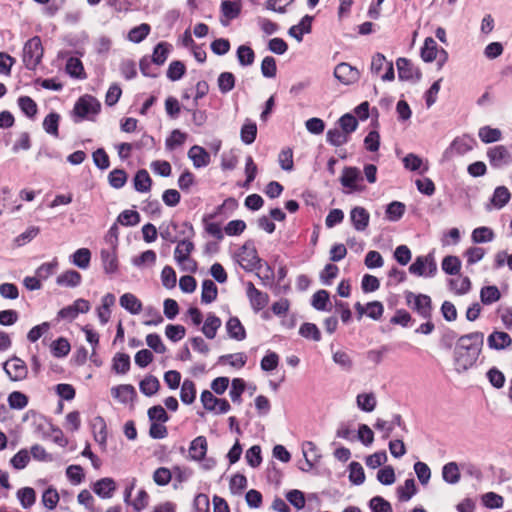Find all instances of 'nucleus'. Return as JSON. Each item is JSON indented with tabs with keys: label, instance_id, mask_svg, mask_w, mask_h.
I'll return each mask as SVG.
<instances>
[{
	"label": "nucleus",
	"instance_id": "nucleus-49",
	"mask_svg": "<svg viewBox=\"0 0 512 512\" xmlns=\"http://www.w3.org/2000/svg\"><path fill=\"white\" fill-rule=\"evenodd\" d=\"M113 370L119 374H125L130 369V357L125 353H117L113 358Z\"/></svg>",
	"mask_w": 512,
	"mask_h": 512
},
{
	"label": "nucleus",
	"instance_id": "nucleus-7",
	"mask_svg": "<svg viewBox=\"0 0 512 512\" xmlns=\"http://www.w3.org/2000/svg\"><path fill=\"white\" fill-rule=\"evenodd\" d=\"M409 271L417 276L432 277L437 271V265L432 255L419 256L410 265Z\"/></svg>",
	"mask_w": 512,
	"mask_h": 512
},
{
	"label": "nucleus",
	"instance_id": "nucleus-60",
	"mask_svg": "<svg viewBox=\"0 0 512 512\" xmlns=\"http://www.w3.org/2000/svg\"><path fill=\"white\" fill-rule=\"evenodd\" d=\"M349 479L352 483L360 485L365 480L364 469L358 462H351L349 465Z\"/></svg>",
	"mask_w": 512,
	"mask_h": 512
},
{
	"label": "nucleus",
	"instance_id": "nucleus-14",
	"mask_svg": "<svg viewBox=\"0 0 512 512\" xmlns=\"http://www.w3.org/2000/svg\"><path fill=\"white\" fill-rule=\"evenodd\" d=\"M350 220L355 230L365 231L369 225L370 214L361 206H356L350 211Z\"/></svg>",
	"mask_w": 512,
	"mask_h": 512
},
{
	"label": "nucleus",
	"instance_id": "nucleus-13",
	"mask_svg": "<svg viewBox=\"0 0 512 512\" xmlns=\"http://www.w3.org/2000/svg\"><path fill=\"white\" fill-rule=\"evenodd\" d=\"M489 162L493 167H501L511 161V155L507 148L503 145H497L490 148L487 152Z\"/></svg>",
	"mask_w": 512,
	"mask_h": 512
},
{
	"label": "nucleus",
	"instance_id": "nucleus-59",
	"mask_svg": "<svg viewBox=\"0 0 512 512\" xmlns=\"http://www.w3.org/2000/svg\"><path fill=\"white\" fill-rule=\"evenodd\" d=\"M237 59L242 66H249L254 62V51L246 45H241L237 49Z\"/></svg>",
	"mask_w": 512,
	"mask_h": 512
},
{
	"label": "nucleus",
	"instance_id": "nucleus-58",
	"mask_svg": "<svg viewBox=\"0 0 512 512\" xmlns=\"http://www.w3.org/2000/svg\"><path fill=\"white\" fill-rule=\"evenodd\" d=\"M333 362L340 366L345 371H350L353 367V361L350 355L345 352L338 350L332 355Z\"/></svg>",
	"mask_w": 512,
	"mask_h": 512
},
{
	"label": "nucleus",
	"instance_id": "nucleus-29",
	"mask_svg": "<svg viewBox=\"0 0 512 512\" xmlns=\"http://www.w3.org/2000/svg\"><path fill=\"white\" fill-rule=\"evenodd\" d=\"M101 259L106 273H115L118 269V260L115 250H102Z\"/></svg>",
	"mask_w": 512,
	"mask_h": 512
},
{
	"label": "nucleus",
	"instance_id": "nucleus-52",
	"mask_svg": "<svg viewBox=\"0 0 512 512\" xmlns=\"http://www.w3.org/2000/svg\"><path fill=\"white\" fill-rule=\"evenodd\" d=\"M170 45L166 42L158 43L153 51L152 62L156 65H162L165 63L168 57Z\"/></svg>",
	"mask_w": 512,
	"mask_h": 512
},
{
	"label": "nucleus",
	"instance_id": "nucleus-15",
	"mask_svg": "<svg viewBox=\"0 0 512 512\" xmlns=\"http://www.w3.org/2000/svg\"><path fill=\"white\" fill-rule=\"evenodd\" d=\"M208 449L207 440L204 436H198L190 443L188 452L189 458L193 461H201L205 458Z\"/></svg>",
	"mask_w": 512,
	"mask_h": 512
},
{
	"label": "nucleus",
	"instance_id": "nucleus-64",
	"mask_svg": "<svg viewBox=\"0 0 512 512\" xmlns=\"http://www.w3.org/2000/svg\"><path fill=\"white\" fill-rule=\"evenodd\" d=\"M369 506L373 512H393L391 504L381 496L373 497Z\"/></svg>",
	"mask_w": 512,
	"mask_h": 512
},
{
	"label": "nucleus",
	"instance_id": "nucleus-5",
	"mask_svg": "<svg viewBox=\"0 0 512 512\" xmlns=\"http://www.w3.org/2000/svg\"><path fill=\"white\" fill-rule=\"evenodd\" d=\"M237 256L240 266L247 271H253L260 266V258L252 242H246Z\"/></svg>",
	"mask_w": 512,
	"mask_h": 512
},
{
	"label": "nucleus",
	"instance_id": "nucleus-37",
	"mask_svg": "<svg viewBox=\"0 0 512 512\" xmlns=\"http://www.w3.org/2000/svg\"><path fill=\"white\" fill-rule=\"evenodd\" d=\"M442 476L445 482L456 484L460 480L459 467L455 462H449L442 469Z\"/></svg>",
	"mask_w": 512,
	"mask_h": 512
},
{
	"label": "nucleus",
	"instance_id": "nucleus-18",
	"mask_svg": "<svg viewBox=\"0 0 512 512\" xmlns=\"http://www.w3.org/2000/svg\"><path fill=\"white\" fill-rule=\"evenodd\" d=\"M402 425H403V420H402L401 415L395 414V415H393V418L390 422L378 418L374 424V427L377 430L383 432L382 437L384 439H387L391 435V433L394 429V426L402 427Z\"/></svg>",
	"mask_w": 512,
	"mask_h": 512
},
{
	"label": "nucleus",
	"instance_id": "nucleus-54",
	"mask_svg": "<svg viewBox=\"0 0 512 512\" xmlns=\"http://www.w3.org/2000/svg\"><path fill=\"white\" fill-rule=\"evenodd\" d=\"M17 497L21 503V506L25 509L30 508L36 500L35 491L30 487H25L18 490Z\"/></svg>",
	"mask_w": 512,
	"mask_h": 512
},
{
	"label": "nucleus",
	"instance_id": "nucleus-2",
	"mask_svg": "<svg viewBox=\"0 0 512 512\" xmlns=\"http://www.w3.org/2000/svg\"><path fill=\"white\" fill-rule=\"evenodd\" d=\"M43 56V47L39 37L29 39L23 48V62L27 69L33 70L40 63Z\"/></svg>",
	"mask_w": 512,
	"mask_h": 512
},
{
	"label": "nucleus",
	"instance_id": "nucleus-31",
	"mask_svg": "<svg viewBox=\"0 0 512 512\" xmlns=\"http://www.w3.org/2000/svg\"><path fill=\"white\" fill-rule=\"evenodd\" d=\"M94 439L100 445H105L107 440L106 423L102 417H95L92 422Z\"/></svg>",
	"mask_w": 512,
	"mask_h": 512
},
{
	"label": "nucleus",
	"instance_id": "nucleus-8",
	"mask_svg": "<svg viewBox=\"0 0 512 512\" xmlns=\"http://www.w3.org/2000/svg\"><path fill=\"white\" fill-rule=\"evenodd\" d=\"M475 145H476V140L473 137H471L467 134H464L460 137H456L452 141L449 148L446 150L445 155L446 156L464 155V154L472 151Z\"/></svg>",
	"mask_w": 512,
	"mask_h": 512
},
{
	"label": "nucleus",
	"instance_id": "nucleus-6",
	"mask_svg": "<svg viewBox=\"0 0 512 512\" xmlns=\"http://www.w3.org/2000/svg\"><path fill=\"white\" fill-rule=\"evenodd\" d=\"M3 369L11 381L17 382L27 378L28 367L19 357L13 356L3 364Z\"/></svg>",
	"mask_w": 512,
	"mask_h": 512
},
{
	"label": "nucleus",
	"instance_id": "nucleus-51",
	"mask_svg": "<svg viewBox=\"0 0 512 512\" xmlns=\"http://www.w3.org/2000/svg\"><path fill=\"white\" fill-rule=\"evenodd\" d=\"M474 243H487L494 239V232L488 227H478L473 230L471 235Z\"/></svg>",
	"mask_w": 512,
	"mask_h": 512
},
{
	"label": "nucleus",
	"instance_id": "nucleus-45",
	"mask_svg": "<svg viewBox=\"0 0 512 512\" xmlns=\"http://www.w3.org/2000/svg\"><path fill=\"white\" fill-rule=\"evenodd\" d=\"M59 120H60L59 114L54 113V112L48 114L43 121V128H44L45 132L54 137H58L59 136V131H58Z\"/></svg>",
	"mask_w": 512,
	"mask_h": 512
},
{
	"label": "nucleus",
	"instance_id": "nucleus-20",
	"mask_svg": "<svg viewBox=\"0 0 512 512\" xmlns=\"http://www.w3.org/2000/svg\"><path fill=\"white\" fill-rule=\"evenodd\" d=\"M302 452L305 457L307 467H301V469L303 471H309L314 466V463L320 458L317 446L311 441H306L302 445Z\"/></svg>",
	"mask_w": 512,
	"mask_h": 512
},
{
	"label": "nucleus",
	"instance_id": "nucleus-35",
	"mask_svg": "<svg viewBox=\"0 0 512 512\" xmlns=\"http://www.w3.org/2000/svg\"><path fill=\"white\" fill-rule=\"evenodd\" d=\"M194 250V244L190 240H181L178 242L175 250H174V259L178 263L179 261L185 260L191 256V253Z\"/></svg>",
	"mask_w": 512,
	"mask_h": 512
},
{
	"label": "nucleus",
	"instance_id": "nucleus-44",
	"mask_svg": "<svg viewBox=\"0 0 512 512\" xmlns=\"http://www.w3.org/2000/svg\"><path fill=\"white\" fill-rule=\"evenodd\" d=\"M327 141L333 146H341L348 142L349 135L339 128L330 129L327 132Z\"/></svg>",
	"mask_w": 512,
	"mask_h": 512
},
{
	"label": "nucleus",
	"instance_id": "nucleus-28",
	"mask_svg": "<svg viewBox=\"0 0 512 512\" xmlns=\"http://www.w3.org/2000/svg\"><path fill=\"white\" fill-rule=\"evenodd\" d=\"M257 136V126L256 123L252 122L249 119H246L245 123L241 127L240 138L243 143L246 145L252 144Z\"/></svg>",
	"mask_w": 512,
	"mask_h": 512
},
{
	"label": "nucleus",
	"instance_id": "nucleus-30",
	"mask_svg": "<svg viewBox=\"0 0 512 512\" xmlns=\"http://www.w3.org/2000/svg\"><path fill=\"white\" fill-rule=\"evenodd\" d=\"M501 298V293L497 286L489 285L482 287L480 291V299L484 305H491Z\"/></svg>",
	"mask_w": 512,
	"mask_h": 512
},
{
	"label": "nucleus",
	"instance_id": "nucleus-62",
	"mask_svg": "<svg viewBox=\"0 0 512 512\" xmlns=\"http://www.w3.org/2000/svg\"><path fill=\"white\" fill-rule=\"evenodd\" d=\"M118 222L124 226H135L140 222V215L135 210H124L119 214Z\"/></svg>",
	"mask_w": 512,
	"mask_h": 512
},
{
	"label": "nucleus",
	"instance_id": "nucleus-21",
	"mask_svg": "<svg viewBox=\"0 0 512 512\" xmlns=\"http://www.w3.org/2000/svg\"><path fill=\"white\" fill-rule=\"evenodd\" d=\"M120 306L131 314H139L142 311L141 301L132 293H125L119 299Z\"/></svg>",
	"mask_w": 512,
	"mask_h": 512
},
{
	"label": "nucleus",
	"instance_id": "nucleus-24",
	"mask_svg": "<svg viewBox=\"0 0 512 512\" xmlns=\"http://www.w3.org/2000/svg\"><path fill=\"white\" fill-rule=\"evenodd\" d=\"M115 296L111 293L102 298V305L97 309V315L102 324H106L111 316L110 308L115 304Z\"/></svg>",
	"mask_w": 512,
	"mask_h": 512
},
{
	"label": "nucleus",
	"instance_id": "nucleus-46",
	"mask_svg": "<svg viewBox=\"0 0 512 512\" xmlns=\"http://www.w3.org/2000/svg\"><path fill=\"white\" fill-rule=\"evenodd\" d=\"M221 93L227 94L235 87V76L231 72H222L217 79Z\"/></svg>",
	"mask_w": 512,
	"mask_h": 512
},
{
	"label": "nucleus",
	"instance_id": "nucleus-36",
	"mask_svg": "<svg viewBox=\"0 0 512 512\" xmlns=\"http://www.w3.org/2000/svg\"><path fill=\"white\" fill-rule=\"evenodd\" d=\"M72 263L80 269H87L91 260V252L87 248L76 250L72 256Z\"/></svg>",
	"mask_w": 512,
	"mask_h": 512
},
{
	"label": "nucleus",
	"instance_id": "nucleus-63",
	"mask_svg": "<svg viewBox=\"0 0 512 512\" xmlns=\"http://www.w3.org/2000/svg\"><path fill=\"white\" fill-rule=\"evenodd\" d=\"M109 184L116 189L122 188L127 181V174L122 169H114L109 173Z\"/></svg>",
	"mask_w": 512,
	"mask_h": 512
},
{
	"label": "nucleus",
	"instance_id": "nucleus-22",
	"mask_svg": "<svg viewBox=\"0 0 512 512\" xmlns=\"http://www.w3.org/2000/svg\"><path fill=\"white\" fill-rule=\"evenodd\" d=\"M241 11V5L239 2L226 0L221 4L222 15L226 18V21L221 19V23L224 26L228 25V21L238 17Z\"/></svg>",
	"mask_w": 512,
	"mask_h": 512
},
{
	"label": "nucleus",
	"instance_id": "nucleus-34",
	"mask_svg": "<svg viewBox=\"0 0 512 512\" xmlns=\"http://www.w3.org/2000/svg\"><path fill=\"white\" fill-rule=\"evenodd\" d=\"M438 53V47L436 41L432 37H428L424 41V45L421 48V58L425 62H432L435 60Z\"/></svg>",
	"mask_w": 512,
	"mask_h": 512
},
{
	"label": "nucleus",
	"instance_id": "nucleus-43",
	"mask_svg": "<svg viewBox=\"0 0 512 512\" xmlns=\"http://www.w3.org/2000/svg\"><path fill=\"white\" fill-rule=\"evenodd\" d=\"M510 197L509 190L504 186H499L495 189L491 202L496 208L500 209L509 202Z\"/></svg>",
	"mask_w": 512,
	"mask_h": 512
},
{
	"label": "nucleus",
	"instance_id": "nucleus-23",
	"mask_svg": "<svg viewBox=\"0 0 512 512\" xmlns=\"http://www.w3.org/2000/svg\"><path fill=\"white\" fill-rule=\"evenodd\" d=\"M82 277L81 274L75 270H67L61 273L57 279L56 283L59 286L63 287H76L81 283Z\"/></svg>",
	"mask_w": 512,
	"mask_h": 512
},
{
	"label": "nucleus",
	"instance_id": "nucleus-48",
	"mask_svg": "<svg viewBox=\"0 0 512 512\" xmlns=\"http://www.w3.org/2000/svg\"><path fill=\"white\" fill-rule=\"evenodd\" d=\"M416 485L414 479L410 478L404 482V485L397 488V494L400 501H408L416 493Z\"/></svg>",
	"mask_w": 512,
	"mask_h": 512
},
{
	"label": "nucleus",
	"instance_id": "nucleus-4",
	"mask_svg": "<svg viewBox=\"0 0 512 512\" xmlns=\"http://www.w3.org/2000/svg\"><path fill=\"white\" fill-rule=\"evenodd\" d=\"M99 101L90 95L82 96L78 99L74 106V115L79 120L85 118L90 119L91 116L97 115L100 111Z\"/></svg>",
	"mask_w": 512,
	"mask_h": 512
},
{
	"label": "nucleus",
	"instance_id": "nucleus-61",
	"mask_svg": "<svg viewBox=\"0 0 512 512\" xmlns=\"http://www.w3.org/2000/svg\"><path fill=\"white\" fill-rule=\"evenodd\" d=\"M187 134L175 129L171 132L170 136L166 139V148L174 150L176 147L184 144Z\"/></svg>",
	"mask_w": 512,
	"mask_h": 512
},
{
	"label": "nucleus",
	"instance_id": "nucleus-11",
	"mask_svg": "<svg viewBox=\"0 0 512 512\" xmlns=\"http://www.w3.org/2000/svg\"><path fill=\"white\" fill-rule=\"evenodd\" d=\"M397 69H398V76L400 80H418L420 79L421 73L417 67L414 66V64L406 59V58H399L396 61Z\"/></svg>",
	"mask_w": 512,
	"mask_h": 512
},
{
	"label": "nucleus",
	"instance_id": "nucleus-39",
	"mask_svg": "<svg viewBox=\"0 0 512 512\" xmlns=\"http://www.w3.org/2000/svg\"><path fill=\"white\" fill-rule=\"evenodd\" d=\"M181 401L185 404H192L196 398V388L193 381L185 379L180 391Z\"/></svg>",
	"mask_w": 512,
	"mask_h": 512
},
{
	"label": "nucleus",
	"instance_id": "nucleus-3",
	"mask_svg": "<svg viewBox=\"0 0 512 512\" xmlns=\"http://www.w3.org/2000/svg\"><path fill=\"white\" fill-rule=\"evenodd\" d=\"M407 305L417 312L423 319H430L432 313L431 298L425 294H415L411 291L405 292Z\"/></svg>",
	"mask_w": 512,
	"mask_h": 512
},
{
	"label": "nucleus",
	"instance_id": "nucleus-16",
	"mask_svg": "<svg viewBox=\"0 0 512 512\" xmlns=\"http://www.w3.org/2000/svg\"><path fill=\"white\" fill-rule=\"evenodd\" d=\"M487 344L491 349L504 350L511 346L512 339L506 332L494 331L488 336Z\"/></svg>",
	"mask_w": 512,
	"mask_h": 512
},
{
	"label": "nucleus",
	"instance_id": "nucleus-57",
	"mask_svg": "<svg viewBox=\"0 0 512 512\" xmlns=\"http://www.w3.org/2000/svg\"><path fill=\"white\" fill-rule=\"evenodd\" d=\"M461 268V261L456 256H446L442 260V269L449 275H456L459 273Z\"/></svg>",
	"mask_w": 512,
	"mask_h": 512
},
{
	"label": "nucleus",
	"instance_id": "nucleus-53",
	"mask_svg": "<svg viewBox=\"0 0 512 512\" xmlns=\"http://www.w3.org/2000/svg\"><path fill=\"white\" fill-rule=\"evenodd\" d=\"M299 334L306 339H310L316 342L321 340L320 330L313 323H303L300 326Z\"/></svg>",
	"mask_w": 512,
	"mask_h": 512
},
{
	"label": "nucleus",
	"instance_id": "nucleus-27",
	"mask_svg": "<svg viewBox=\"0 0 512 512\" xmlns=\"http://www.w3.org/2000/svg\"><path fill=\"white\" fill-rule=\"evenodd\" d=\"M356 404L358 408L364 412H372L377 404L376 396L374 393H360L356 397Z\"/></svg>",
	"mask_w": 512,
	"mask_h": 512
},
{
	"label": "nucleus",
	"instance_id": "nucleus-32",
	"mask_svg": "<svg viewBox=\"0 0 512 512\" xmlns=\"http://www.w3.org/2000/svg\"><path fill=\"white\" fill-rule=\"evenodd\" d=\"M218 295V289L215 283L206 279L202 283V291H201V301L202 303L209 304L213 302Z\"/></svg>",
	"mask_w": 512,
	"mask_h": 512
},
{
	"label": "nucleus",
	"instance_id": "nucleus-12",
	"mask_svg": "<svg viewBox=\"0 0 512 512\" xmlns=\"http://www.w3.org/2000/svg\"><path fill=\"white\" fill-rule=\"evenodd\" d=\"M247 296L255 312L262 310L269 301L268 294L258 290L251 282L247 284Z\"/></svg>",
	"mask_w": 512,
	"mask_h": 512
},
{
	"label": "nucleus",
	"instance_id": "nucleus-25",
	"mask_svg": "<svg viewBox=\"0 0 512 512\" xmlns=\"http://www.w3.org/2000/svg\"><path fill=\"white\" fill-rule=\"evenodd\" d=\"M226 330L228 335L237 341H242L246 337L245 329L237 317H231L227 321Z\"/></svg>",
	"mask_w": 512,
	"mask_h": 512
},
{
	"label": "nucleus",
	"instance_id": "nucleus-26",
	"mask_svg": "<svg viewBox=\"0 0 512 512\" xmlns=\"http://www.w3.org/2000/svg\"><path fill=\"white\" fill-rule=\"evenodd\" d=\"M116 489L115 482L112 478H103L94 485V492L102 498H110Z\"/></svg>",
	"mask_w": 512,
	"mask_h": 512
},
{
	"label": "nucleus",
	"instance_id": "nucleus-1",
	"mask_svg": "<svg viewBox=\"0 0 512 512\" xmlns=\"http://www.w3.org/2000/svg\"><path fill=\"white\" fill-rule=\"evenodd\" d=\"M484 344L482 332H472L458 338L454 349V365L458 373L469 370L477 361Z\"/></svg>",
	"mask_w": 512,
	"mask_h": 512
},
{
	"label": "nucleus",
	"instance_id": "nucleus-41",
	"mask_svg": "<svg viewBox=\"0 0 512 512\" xmlns=\"http://www.w3.org/2000/svg\"><path fill=\"white\" fill-rule=\"evenodd\" d=\"M111 392L114 398L118 399L123 403H126L133 398L135 394V389L131 385H119L113 387Z\"/></svg>",
	"mask_w": 512,
	"mask_h": 512
},
{
	"label": "nucleus",
	"instance_id": "nucleus-38",
	"mask_svg": "<svg viewBox=\"0 0 512 512\" xmlns=\"http://www.w3.org/2000/svg\"><path fill=\"white\" fill-rule=\"evenodd\" d=\"M403 165L407 170L417 171L423 167L422 173L428 170V165L424 164L422 158L414 153H409L403 158Z\"/></svg>",
	"mask_w": 512,
	"mask_h": 512
},
{
	"label": "nucleus",
	"instance_id": "nucleus-55",
	"mask_svg": "<svg viewBox=\"0 0 512 512\" xmlns=\"http://www.w3.org/2000/svg\"><path fill=\"white\" fill-rule=\"evenodd\" d=\"M479 138L484 143H492L501 139V131L497 128L485 126L479 129Z\"/></svg>",
	"mask_w": 512,
	"mask_h": 512
},
{
	"label": "nucleus",
	"instance_id": "nucleus-47",
	"mask_svg": "<svg viewBox=\"0 0 512 512\" xmlns=\"http://www.w3.org/2000/svg\"><path fill=\"white\" fill-rule=\"evenodd\" d=\"M140 391L146 396L154 395L159 387V380L154 376H147L140 382Z\"/></svg>",
	"mask_w": 512,
	"mask_h": 512
},
{
	"label": "nucleus",
	"instance_id": "nucleus-50",
	"mask_svg": "<svg viewBox=\"0 0 512 512\" xmlns=\"http://www.w3.org/2000/svg\"><path fill=\"white\" fill-rule=\"evenodd\" d=\"M66 71L70 76H72L74 78L81 79V78L85 77L83 64L80 61V59H78L76 57H70L67 60Z\"/></svg>",
	"mask_w": 512,
	"mask_h": 512
},
{
	"label": "nucleus",
	"instance_id": "nucleus-10",
	"mask_svg": "<svg viewBox=\"0 0 512 512\" xmlns=\"http://www.w3.org/2000/svg\"><path fill=\"white\" fill-rule=\"evenodd\" d=\"M362 181L361 172L356 167H345L342 171L340 182L343 187L350 189L351 191H361L363 187L358 184Z\"/></svg>",
	"mask_w": 512,
	"mask_h": 512
},
{
	"label": "nucleus",
	"instance_id": "nucleus-40",
	"mask_svg": "<svg viewBox=\"0 0 512 512\" xmlns=\"http://www.w3.org/2000/svg\"><path fill=\"white\" fill-rule=\"evenodd\" d=\"M134 188L138 192H148L151 188V178L149 173L141 169L139 170L134 177Z\"/></svg>",
	"mask_w": 512,
	"mask_h": 512
},
{
	"label": "nucleus",
	"instance_id": "nucleus-42",
	"mask_svg": "<svg viewBox=\"0 0 512 512\" xmlns=\"http://www.w3.org/2000/svg\"><path fill=\"white\" fill-rule=\"evenodd\" d=\"M8 405L11 409L22 410L28 405V397L19 391H13L8 395Z\"/></svg>",
	"mask_w": 512,
	"mask_h": 512
},
{
	"label": "nucleus",
	"instance_id": "nucleus-33",
	"mask_svg": "<svg viewBox=\"0 0 512 512\" xmlns=\"http://www.w3.org/2000/svg\"><path fill=\"white\" fill-rule=\"evenodd\" d=\"M221 326V320L217 316L213 314H209L204 322L202 327L203 334L209 338L213 339L216 336L217 330Z\"/></svg>",
	"mask_w": 512,
	"mask_h": 512
},
{
	"label": "nucleus",
	"instance_id": "nucleus-17",
	"mask_svg": "<svg viewBox=\"0 0 512 512\" xmlns=\"http://www.w3.org/2000/svg\"><path fill=\"white\" fill-rule=\"evenodd\" d=\"M188 157L196 168L206 167L210 163L209 153L198 145H194L189 149Z\"/></svg>",
	"mask_w": 512,
	"mask_h": 512
},
{
	"label": "nucleus",
	"instance_id": "nucleus-9",
	"mask_svg": "<svg viewBox=\"0 0 512 512\" xmlns=\"http://www.w3.org/2000/svg\"><path fill=\"white\" fill-rule=\"evenodd\" d=\"M334 76L343 84L350 85L357 82L360 78V73L357 68L348 63H340L335 67Z\"/></svg>",
	"mask_w": 512,
	"mask_h": 512
},
{
	"label": "nucleus",
	"instance_id": "nucleus-56",
	"mask_svg": "<svg viewBox=\"0 0 512 512\" xmlns=\"http://www.w3.org/2000/svg\"><path fill=\"white\" fill-rule=\"evenodd\" d=\"M150 32V26L142 23L137 27L132 28L128 33V39L134 43H140L144 40Z\"/></svg>",
	"mask_w": 512,
	"mask_h": 512
},
{
	"label": "nucleus",
	"instance_id": "nucleus-19",
	"mask_svg": "<svg viewBox=\"0 0 512 512\" xmlns=\"http://www.w3.org/2000/svg\"><path fill=\"white\" fill-rule=\"evenodd\" d=\"M313 17L305 15L299 24L290 27L288 33L291 37L295 38L298 42L303 40V35L311 32V23Z\"/></svg>",
	"mask_w": 512,
	"mask_h": 512
}]
</instances>
